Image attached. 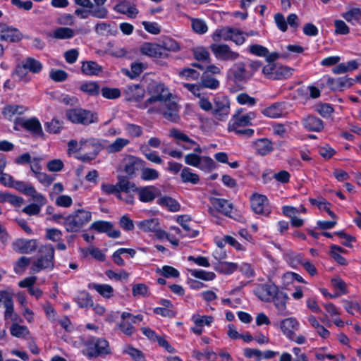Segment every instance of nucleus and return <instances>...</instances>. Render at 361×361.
<instances>
[{"mask_svg": "<svg viewBox=\"0 0 361 361\" xmlns=\"http://www.w3.org/2000/svg\"><path fill=\"white\" fill-rule=\"evenodd\" d=\"M18 123L25 130L36 137H43L44 133L41 126V123L36 118H31L29 119H20Z\"/></svg>", "mask_w": 361, "mask_h": 361, "instance_id": "22", "label": "nucleus"}, {"mask_svg": "<svg viewBox=\"0 0 361 361\" xmlns=\"http://www.w3.org/2000/svg\"><path fill=\"white\" fill-rule=\"evenodd\" d=\"M137 226L144 232H154L159 238H163L166 233L161 229L159 221L157 218L145 219L137 223Z\"/></svg>", "mask_w": 361, "mask_h": 361, "instance_id": "12", "label": "nucleus"}, {"mask_svg": "<svg viewBox=\"0 0 361 361\" xmlns=\"http://www.w3.org/2000/svg\"><path fill=\"white\" fill-rule=\"evenodd\" d=\"M252 210L257 213L264 215H268L270 213L268 199L266 196L259 194H255L250 199Z\"/></svg>", "mask_w": 361, "mask_h": 361, "instance_id": "13", "label": "nucleus"}, {"mask_svg": "<svg viewBox=\"0 0 361 361\" xmlns=\"http://www.w3.org/2000/svg\"><path fill=\"white\" fill-rule=\"evenodd\" d=\"M130 143V140L126 138L118 137L111 144L106 147L109 153H116L121 151L126 146Z\"/></svg>", "mask_w": 361, "mask_h": 361, "instance_id": "43", "label": "nucleus"}, {"mask_svg": "<svg viewBox=\"0 0 361 361\" xmlns=\"http://www.w3.org/2000/svg\"><path fill=\"white\" fill-rule=\"evenodd\" d=\"M102 71V67L94 61H86L82 63V72L88 75H97Z\"/></svg>", "mask_w": 361, "mask_h": 361, "instance_id": "42", "label": "nucleus"}, {"mask_svg": "<svg viewBox=\"0 0 361 361\" xmlns=\"http://www.w3.org/2000/svg\"><path fill=\"white\" fill-rule=\"evenodd\" d=\"M307 320L322 338H326L329 336L330 332L324 326L320 324L314 316L310 315Z\"/></svg>", "mask_w": 361, "mask_h": 361, "instance_id": "40", "label": "nucleus"}, {"mask_svg": "<svg viewBox=\"0 0 361 361\" xmlns=\"http://www.w3.org/2000/svg\"><path fill=\"white\" fill-rule=\"evenodd\" d=\"M287 104L276 102L263 109L262 114L269 118H276L288 114Z\"/></svg>", "mask_w": 361, "mask_h": 361, "instance_id": "18", "label": "nucleus"}, {"mask_svg": "<svg viewBox=\"0 0 361 361\" xmlns=\"http://www.w3.org/2000/svg\"><path fill=\"white\" fill-rule=\"evenodd\" d=\"M88 288L95 290L98 293L106 298H110L114 293V288L108 284L91 283H89Z\"/></svg>", "mask_w": 361, "mask_h": 361, "instance_id": "37", "label": "nucleus"}, {"mask_svg": "<svg viewBox=\"0 0 361 361\" xmlns=\"http://www.w3.org/2000/svg\"><path fill=\"white\" fill-rule=\"evenodd\" d=\"M310 202L312 204L317 205L319 209H322L326 211L328 214L333 219H336V215L329 209L328 205H329V203L327 202L325 200H319L317 199H310Z\"/></svg>", "mask_w": 361, "mask_h": 361, "instance_id": "55", "label": "nucleus"}, {"mask_svg": "<svg viewBox=\"0 0 361 361\" xmlns=\"http://www.w3.org/2000/svg\"><path fill=\"white\" fill-rule=\"evenodd\" d=\"M216 164L214 161L209 157H201L200 159V165L197 166L204 171H211L215 168Z\"/></svg>", "mask_w": 361, "mask_h": 361, "instance_id": "61", "label": "nucleus"}, {"mask_svg": "<svg viewBox=\"0 0 361 361\" xmlns=\"http://www.w3.org/2000/svg\"><path fill=\"white\" fill-rule=\"evenodd\" d=\"M114 10L117 13L125 14L130 18H135L138 13L135 6L128 1H123L117 4L114 7Z\"/></svg>", "mask_w": 361, "mask_h": 361, "instance_id": "26", "label": "nucleus"}, {"mask_svg": "<svg viewBox=\"0 0 361 361\" xmlns=\"http://www.w3.org/2000/svg\"><path fill=\"white\" fill-rule=\"evenodd\" d=\"M302 123L304 127L310 131H320L323 129V122L321 119L314 116H308L305 117Z\"/></svg>", "mask_w": 361, "mask_h": 361, "instance_id": "34", "label": "nucleus"}, {"mask_svg": "<svg viewBox=\"0 0 361 361\" xmlns=\"http://www.w3.org/2000/svg\"><path fill=\"white\" fill-rule=\"evenodd\" d=\"M262 73L269 79H281L289 75L290 71L286 67H277L272 64L265 66L262 69Z\"/></svg>", "mask_w": 361, "mask_h": 361, "instance_id": "16", "label": "nucleus"}, {"mask_svg": "<svg viewBox=\"0 0 361 361\" xmlns=\"http://www.w3.org/2000/svg\"><path fill=\"white\" fill-rule=\"evenodd\" d=\"M124 353L128 354L134 361H146L143 353L138 349L131 346L127 347L124 350Z\"/></svg>", "mask_w": 361, "mask_h": 361, "instance_id": "60", "label": "nucleus"}, {"mask_svg": "<svg viewBox=\"0 0 361 361\" xmlns=\"http://www.w3.org/2000/svg\"><path fill=\"white\" fill-rule=\"evenodd\" d=\"M125 130L127 133L133 137H138L142 134V128L140 126L133 123H127L125 126Z\"/></svg>", "mask_w": 361, "mask_h": 361, "instance_id": "64", "label": "nucleus"}, {"mask_svg": "<svg viewBox=\"0 0 361 361\" xmlns=\"http://www.w3.org/2000/svg\"><path fill=\"white\" fill-rule=\"evenodd\" d=\"M90 228L99 233H106L109 237L116 238L120 237L121 232L113 228V224L108 221H98L92 224Z\"/></svg>", "mask_w": 361, "mask_h": 361, "instance_id": "23", "label": "nucleus"}, {"mask_svg": "<svg viewBox=\"0 0 361 361\" xmlns=\"http://www.w3.org/2000/svg\"><path fill=\"white\" fill-rule=\"evenodd\" d=\"M90 16L97 18H106L108 15L107 9L103 6H96L90 8Z\"/></svg>", "mask_w": 361, "mask_h": 361, "instance_id": "63", "label": "nucleus"}, {"mask_svg": "<svg viewBox=\"0 0 361 361\" xmlns=\"http://www.w3.org/2000/svg\"><path fill=\"white\" fill-rule=\"evenodd\" d=\"M76 302L80 307H87L93 305V300L87 292H82L76 298Z\"/></svg>", "mask_w": 361, "mask_h": 361, "instance_id": "54", "label": "nucleus"}, {"mask_svg": "<svg viewBox=\"0 0 361 361\" xmlns=\"http://www.w3.org/2000/svg\"><path fill=\"white\" fill-rule=\"evenodd\" d=\"M159 192V190L152 185L137 188L136 190L139 200L142 202H150L153 201Z\"/></svg>", "mask_w": 361, "mask_h": 361, "instance_id": "25", "label": "nucleus"}, {"mask_svg": "<svg viewBox=\"0 0 361 361\" xmlns=\"http://www.w3.org/2000/svg\"><path fill=\"white\" fill-rule=\"evenodd\" d=\"M255 118V114L249 112L243 114L242 110H238L228 123V130H235L236 128L244 127L251 124V121Z\"/></svg>", "mask_w": 361, "mask_h": 361, "instance_id": "9", "label": "nucleus"}, {"mask_svg": "<svg viewBox=\"0 0 361 361\" xmlns=\"http://www.w3.org/2000/svg\"><path fill=\"white\" fill-rule=\"evenodd\" d=\"M192 320L198 326H204V325H210L214 318L212 316H200V314H194L192 317Z\"/></svg>", "mask_w": 361, "mask_h": 361, "instance_id": "59", "label": "nucleus"}, {"mask_svg": "<svg viewBox=\"0 0 361 361\" xmlns=\"http://www.w3.org/2000/svg\"><path fill=\"white\" fill-rule=\"evenodd\" d=\"M279 288L273 283L258 285L254 290L255 295L262 301L270 302Z\"/></svg>", "mask_w": 361, "mask_h": 361, "instance_id": "10", "label": "nucleus"}, {"mask_svg": "<svg viewBox=\"0 0 361 361\" xmlns=\"http://www.w3.org/2000/svg\"><path fill=\"white\" fill-rule=\"evenodd\" d=\"M233 32V28L230 27H224L215 30L212 35L214 41H220L221 39L228 41L231 39V35Z\"/></svg>", "mask_w": 361, "mask_h": 361, "instance_id": "41", "label": "nucleus"}, {"mask_svg": "<svg viewBox=\"0 0 361 361\" xmlns=\"http://www.w3.org/2000/svg\"><path fill=\"white\" fill-rule=\"evenodd\" d=\"M219 85V82L214 78L212 77L207 73H203L201 77L200 86L204 88H209L212 90L216 89Z\"/></svg>", "mask_w": 361, "mask_h": 361, "instance_id": "44", "label": "nucleus"}, {"mask_svg": "<svg viewBox=\"0 0 361 361\" xmlns=\"http://www.w3.org/2000/svg\"><path fill=\"white\" fill-rule=\"evenodd\" d=\"M229 113V104L227 101H221L216 99L215 101L214 108H212V114L216 118L223 121L226 118Z\"/></svg>", "mask_w": 361, "mask_h": 361, "instance_id": "30", "label": "nucleus"}, {"mask_svg": "<svg viewBox=\"0 0 361 361\" xmlns=\"http://www.w3.org/2000/svg\"><path fill=\"white\" fill-rule=\"evenodd\" d=\"M27 110V108L23 105L8 104L3 108L1 113L5 118L12 120L15 116L22 115Z\"/></svg>", "mask_w": 361, "mask_h": 361, "instance_id": "29", "label": "nucleus"}, {"mask_svg": "<svg viewBox=\"0 0 361 361\" xmlns=\"http://www.w3.org/2000/svg\"><path fill=\"white\" fill-rule=\"evenodd\" d=\"M288 300V294L279 288L276 292V294L274 295L273 299H271V302H274L279 315L286 316L289 314L286 310V302Z\"/></svg>", "mask_w": 361, "mask_h": 361, "instance_id": "17", "label": "nucleus"}, {"mask_svg": "<svg viewBox=\"0 0 361 361\" xmlns=\"http://www.w3.org/2000/svg\"><path fill=\"white\" fill-rule=\"evenodd\" d=\"M14 251L20 253L29 254L34 252L37 247L36 240L17 239L12 243Z\"/></svg>", "mask_w": 361, "mask_h": 361, "instance_id": "15", "label": "nucleus"}, {"mask_svg": "<svg viewBox=\"0 0 361 361\" xmlns=\"http://www.w3.org/2000/svg\"><path fill=\"white\" fill-rule=\"evenodd\" d=\"M87 357H104L111 353L109 342L104 338L92 339L87 342Z\"/></svg>", "mask_w": 361, "mask_h": 361, "instance_id": "5", "label": "nucleus"}, {"mask_svg": "<svg viewBox=\"0 0 361 361\" xmlns=\"http://www.w3.org/2000/svg\"><path fill=\"white\" fill-rule=\"evenodd\" d=\"M103 149L102 144L100 140L97 138L91 137L89 139L82 138L80 140L79 149L85 152H95L97 156L98 154Z\"/></svg>", "mask_w": 361, "mask_h": 361, "instance_id": "21", "label": "nucleus"}, {"mask_svg": "<svg viewBox=\"0 0 361 361\" xmlns=\"http://www.w3.org/2000/svg\"><path fill=\"white\" fill-rule=\"evenodd\" d=\"M102 96L109 99H115L120 97L121 93L118 88L103 87L101 90Z\"/></svg>", "mask_w": 361, "mask_h": 361, "instance_id": "58", "label": "nucleus"}, {"mask_svg": "<svg viewBox=\"0 0 361 361\" xmlns=\"http://www.w3.org/2000/svg\"><path fill=\"white\" fill-rule=\"evenodd\" d=\"M42 67L40 61L34 58L27 57L16 67L14 74L19 80L27 82L30 80L27 78L28 72L39 73L42 70Z\"/></svg>", "mask_w": 361, "mask_h": 361, "instance_id": "3", "label": "nucleus"}, {"mask_svg": "<svg viewBox=\"0 0 361 361\" xmlns=\"http://www.w3.org/2000/svg\"><path fill=\"white\" fill-rule=\"evenodd\" d=\"M227 78L234 82L246 80L248 76L244 63L239 62L233 64L227 72Z\"/></svg>", "mask_w": 361, "mask_h": 361, "instance_id": "14", "label": "nucleus"}, {"mask_svg": "<svg viewBox=\"0 0 361 361\" xmlns=\"http://www.w3.org/2000/svg\"><path fill=\"white\" fill-rule=\"evenodd\" d=\"M54 267V247L50 244L41 247L38 252V258L32 264V271L37 273L43 269L51 270Z\"/></svg>", "mask_w": 361, "mask_h": 361, "instance_id": "2", "label": "nucleus"}, {"mask_svg": "<svg viewBox=\"0 0 361 361\" xmlns=\"http://www.w3.org/2000/svg\"><path fill=\"white\" fill-rule=\"evenodd\" d=\"M192 52L196 60L203 62L210 61L209 53L204 47H197L193 49Z\"/></svg>", "mask_w": 361, "mask_h": 361, "instance_id": "53", "label": "nucleus"}, {"mask_svg": "<svg viewBox=\"0 0 361 361\" xmlns=\"http://www.w3.org/2000/svg\"><path fill=\"white\" fill-rule=\"evenodd\" d=\"M159 172L154 169L145 168V166L141 170L140 178L144 180H153L159 178Z\"/></svg>", "mask_w": 361, "mask_h": 361, "instance_id": "52", "label": "nucleus"}, {"mask_svg": "<svg viewBox=\"0 0 361 361\" xmlns=\"http://www.w3.org/2000/svg\"><path fill=\"white\" fill-rule=\"evenodd\" d=\"M91 219L90 212L78 209L64 218L63 226L67 232H78L82 226L89 223Z\"/></svg>", "mask_w": 361, "mask_h": 361, "instance_id": "1", "label": "nucleus"}, {"mask_svg": "<svg viewBox=\"0 0 361 361\" xmlns=\"http://www.w3.org/2000/svg\"><path fill=\"white\" fill-rule=\"evenodd\" d=\"M190 272L192 276L204 281H212L216 276L214 272L206 271L202 269H190Z\"/></svg>", "mask_w": 361, "mask_h": 361, "instance_id": "50", "label": "nucleus"}, {"mask_svg": "<svg viewBox=\"0 0 361 361\" xmlns=\"http://www.w3.org/2000/svg\"><path fill=\"white\" fill-rule=\"evenodd\" d=\"M192 30L198 34H204L207 31V25L205 22L201 19H192Z\"/></svg>", "mask_w": 361, "mask_h": 361, "instance_id": "62", "label": "nucleus"}, {"mask_svg": "<svg viewBox=\"0 0 361 361\" xmlns=\"http://www.w3.org/2000/svg\"><path fill=\"white\" fill-rule=\"evenodd\" d=\"M342 17L348 23L354 24L361 19V10L359 8H353L343 13Z\"/></svg>", "mask_w": 361, "mask_h": 361, "instance_id": "47", "label": "nucleus"}, {"mask_svg": "<svg viewBox=\"0 0 361 361\" xmlns=\"http://www.w3.org/2000/svg\"><path fill=\"white\" fill-rule=\"evenodd\" d=\"M158 111L168 121L176 123L179 121V106L173 101L168 99L160 103L158 107Z\"/></svg>", "mask_w": 361, "mask_h": 361, "instance_id": "7", "label": "nucleus"}, {"mask_svg": "<svg viewBox=\"0 0 361 361\" xmlns=\"http://www.w3.org/2000/svg\"><path fill=\"white\" fill-rule=\"evenodd\" d=\"M285 259L288 264L293 268L297 267L302 263L301 255L295 252H288L286 254Z\"/></svg>", "mask_w": 361, "mask_h": 361, "instance_id": "56", "label": "nucleus"}, {"mask_svg": "<svg viewBox=\"0 0 361 361\" xmlns=\"http://www.w3.org/2000/svg\"><path fill=\"white\" fill-rule=\"evenodd\" d=\"M256 152L262 155H266L273 150L272 142L267 138L258 139L253 142Z\"/></svg>", "mask_w": 361, "mask_h": 361, "instance_id": "32", "label": "nucleus"}, {"mask_svg": "<svg viewBox=\"0 0 361 361\" xmlns=\"http://www.w3.org/2000/svg\"><path fill=\"white\" fill-rule=\"evenodd\" d=\"M214 257L216 259L219 260V262L218 263L217 266L215 268L216 270L226 274H230L233 273L237 269V264L235 263L220 262V260L225 258V253H220L219 257H217L216 255H215Z\"/></svg>", "mask_w": 361, "mask_h": 361, "instance_id": "33", "label": "nucleus"}, {"mask_svg": "<svg viewBox=\"0 0 361 361\" xmlns=\"http://www.w3.org/2000/svg\"><path fill=\"white\" fill-rule=\"evenodd\" d=\"M157 203L167 207L171 212H177L180 209V204L177 201L169 197H163L157 200Z\"/></svg>", "mask_w": 361, "mask_h": 361, "instance_id": "49", "label": "nucleus"}, {"mask_svg": "<svg viewBox=\"0 0 361 361\" xmlns=\"http://www.w3.org/2000/svg\"><path fill=\"white\" fill-rule=\"evenodd\" d=\"M249 51L254 55L266 57L267 61L269 62L274 61L279 57L277 53L270 54L266 47L259 44H252L250 46Z\"/></svg>", "mask_w": 361, "mask_h": 361, "instance_id": "28", "label": "nucleus"}, {"mask_svg": "<svg viewBox=\"0 0 361 361\" xmlns=\"http://www.w3.org/2000/svg\"><path fill=\"white\" fill-rule=\"evenodd\" d=\"M123 94L127 101H139L145 95V89L139 84L126 85L123 90Z\"/></svg>", "mask_w": 361, "mask_h": 361, "instance_id": "19", "label": "nucleus"}, {"mask_svg": "<svg viewBox=\"0 0 361 361\" xmlns=\"http://www.w3.org/2000/svg\"><path fill=\"white\" fill-rule=\"evenodd\" d=\"M66 116L72 123L89 126L98 121L96 113L83 109H72L66 111Z\"/></svg>", "mask_w": 361, "mask_h": 361, "instance_id": "4", "label": "nucleus"}, {"mask_svg": "<svg viewBox=\"0 0 361 361\" xmlns=\"http://www.w3.org/2000/svg\"><path fill=\"white\" fill-rule=\"evenodd\" d=\"M1 39L12 42H18L22 39V34L16 28L6 27L1 30Z\"/></svg>", "mask_w": 361, "mask_h": 361, "instance_id": "35", "label": "nucleus"}, {"mask_svg": "<svg viewBox=\"0 0 361 361\" xmlns=\"http://www.w3.org/2000/svg\"><path fill=\"white\" fill-rule=\"evenodd\" d=\"M0 302H2L6 311L5 319H11L14 323L22 322V319L13 311V302L11 296L6 292H0Z\"/></svg>", "mask_w": 361, "mask_h": 361, "instance_id": "11", "label": "nucleus"}, {"mask_svg": "<svg viewBox=\"0 0 361 361\" xmlns=\"http://www.w3.org/2000/svg\"><path fill=\"white\" fill-rule=\"evenodd\" d=\"M145 166V161L134 156H129L125 160L124 171L130 176H133L136 171L142 170Z\"/></svg>", "mask_w": 361, "mask_h": 361, "instance_id": "24", "label": "nucleus"}, {"mask_svg": "<svg viewBox=\"0 0 361 361\" xmlns=\"http://www.w3.org/2000/svg\"><path fill=\"white\" fill-rule=\"evenodd\" d=\"M299 322L294 317H288L281 321L280 324L283 334L290 340H294L295 331L299 329Z\"/></svg>", "mask_w": 361, "mask_h": 361, "instance_id": "20", "label": "nucleus"}, {"mask_svg": "<svg viewBox=\"0 0 361 361\" xmlns=\"http://www.w3.org/2000/svg\"><path fill=\"white\" fill-rule=\"evenodd\" d=\"M151 91L154 94L141 104L140 108L146 109L149 105L156 102H164L169 99L171 96L168 88L161 82H156L152 85Z\"/></svg>", "mask_w": 361, "mask_h": 361, "instance_id": "6", "label": "nucleus"}, {"mask_svg": "<svg viewBox=\"0 0 361 361\" xmlns=\"http://www.w3.org/2000/svg\"><path fill=\"white\" fill-rule=\"evenodd\" d=\"M212 203L218 212L226 216H231L233 206L228 200L221 198H213Z\"/></svg>", "mask_w": 361, "mask_h": 361, "instance_id": "31", "label": "nucleus"}, {"mask_svg": "<svg viewBox=\"0 0 361 361\" xmlns=\"http://www.w3.org/2000/svg\"><path fill=\"white\" fill-rule=\"evenodd\" d=\"M118 329L126 336H131L135 331V329L127 319H121V322L118 324Z\"/></svg>", "mask_w": 361, "mask_h": 361, "instance_id": "57", "label": "nucleus"}, {"mask_svg": "<svg viewBox=\"0 0 361 361\" xmlns=\"http://www.w3.org/2000/svg\"><path fill=\"white\" fill-rule=\"evenodd\" d=\"M118 186L119 190L126 194L130 193L132 192H136L137 186L136 185L128 180L126 177L124 176H119L118 178Z\"/></svg>", "mask_w": 361, "mask_h": 361, "instance_id": "39", "label": "nucleus"}, {"mask_svg": "<svg viewBox=\"0 0 361 361\" xmlns=\"http://www.w3.org/2000/svg\"><path fill=\"white\" fill-rule=\"evenodd\" d=\"M187 221L188 220L185 219V216H182L178 218V222L181 225L184 230V235L190 238L196 237L199 232L195 230H192Z\"/></svg>", "mask_w": 361, "mask_h": 361, "instance_id": "51", "label": "nucleus"}, {"mask_svg": "<svg viewBox=\"0 0 361 361\" xmlns=\"http://www.w3.org/2000/svg\"><path fill=\"white\" fill-rule=\"evenodd\" d=\"M11 334L16 338H25L30 333L28 329L25 326L19 325L17 323H13L10 327Z\"/></svg>", "mask_w": 361, "mask_h": 361, "instance_id": "48", "label": "nucleus"}, {"mask_svg": "<svg viewBox=\"0 0 361 361\" xmlns=\"http://www.w3.org/2000/svg\"><path fill=\"white\" fill-rule=\"evenodd\" d=\"M210 49L219 60L233 61L240 56L238 52L232 51L228 45L225 44H212Z\"/></svg>", "mask_w": 361, "mask_h": 361, "instance_id": "8", "label": "nucleus"}, {"mask_svg": "<svg viewBox=\"0 0 361 361\" xmlns=\"http://www.w3.org/2000/svg\"><path fill=\"white\" fill-rule=\"evenodd\" d=\"M169 135L178 141H182L183 143L180 144L179 142H177L178 145H180L184 149L189 150L193 148L194 145H196V142L190 139L187 135L182 133L180 130L173 128L170 130Z\"/></svg>", "mask_w": 361, "mask_h": 361, "instance_id": "27", "label": "nucleus"}, {"mask_svg": "<svg viewBox=\"0 0 361 361\" xmlns=\"http://www.w3.org/2000/svg\"><path fill=\"white\" fill-rule=\"evenodd\" d=\"M163 49V47L157 44L145 43L141 47V52L149 56L161 57Z\"/></svg>", "mask_w": 361, "mask_h": 361, "instance_id": "36", "label": "nucleus"}, {"mask_svg": "<svg viewBox=\"0 0 361 361\" xmlns=\"http://www.w3.org/2000/svg\"><path fill=\"white\" fill-rule=\"evenodd\" d=\"M180 178L183 183H190L193 185L197 184L200 180L198 175L195 173H192V170L188 167H184L181 170Z\"/></svg>", "mask_w": 361, "mask_h": 361, "instance_id": "38", "label": "nucleus"}, {"mask_svg": "<svg viewBox=\"0 0 361 361\" xmlns=\"http://www.w3.org/2000/svg\"><path fill=\"white\" fill-rule=\"evenodd\" d=\"M74 34V30L71 28L60 27L54 31L52 37L56 39H66L72 38Z\"/></svg>", "mask_w": 361, "mask_h": 361, "instance_id": "46", "label": "nucleus"}, {"mask_svg": "<svg viewBox=\"0 0 361 361\" xmlns=\"http://www.w3.org/2000/svg\"><path fill=\"white\" fill-rule=\"evenodd\" d=\"M80 90L88 94L90 96H97L99 94V85L96 82H89L80 85Z\"/></svg>", "mask_w": 361, "mask_h": 361, "instance_id": "45", "label": "nucleus"}]
</instances>
